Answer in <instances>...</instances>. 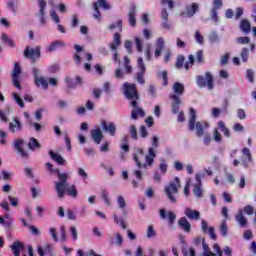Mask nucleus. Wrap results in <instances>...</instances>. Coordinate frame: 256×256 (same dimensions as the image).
Wrapping results in <instances>:
<instances>
[{
    "instance_id": "obj_1",
    "label": "nucleus",
    "mask_w": 256,
    "mask_h": 256,
    "mask_svg": "<svg viewBox=\"0 0 256 256\" xmlns=\"http://www.w3.org/2000/svg\"><path fill=\"white\" fill-rule=\"evenodd\" d=\"M124 95L126 99H129L131 107L134 109L131 111V118L136 121L140 117H145V111L139 108V92L137 91V85L131 84L129 82L124 83Z\"/></svg>"
},
{
    "instance_id": "obj_2",
    "label": "nucleus",
    "mask_w": 256,
    "mask_h": 256,
    "mask_svg": "<svg viewBox=\"0 0 256 256\" xmlns=\"http://www.w3.org/2000/svg\"><path fill=\"white\" fill-rule=\"evenodd\" d=\"M156 148L150 147L148 148V155L145 156V151L143 149L138 148L137 153L133 155V160L136 163V167L141 169V167H151L155 162V157H157Z\"/></svg>"
},
{
    "instance_id": "obj_3",
    "label": "nucleus",
    "mask_w": 256,
    "mask_h": 256,
    "mask_svg": "<svg viewBox=\"0 0 256 256\" xmlns=\"http://www.w3.org/2000/svg\"><path fill=\"white\" fill-rule=\"evenodd\" d=\"M189 121H188V131H195L198 137L205 135V129H209V122L207 121H198L197 122V111L193 108H190L189 111Z\"/></svg>"
},
{
    "instance_id": "obj_4",
    "label": "nucleus",
    "mask_w": 256,
    "mask_h": 256,
    "mask_svg": "<svg viewBox=\"0 0 256 256\" xmlns=\"http://www.w3.org/2000/svg\"><path fill=\"white\" fill-rule=\"evenodd\" d=\"M173 92L174 94H170L169 98L172 101L171 107H172V113L174 115H177L179 113V109L181 107V96H183V93H185V85H183L180 82H175L173 84Z\"/></svg>"
},
{
    "instance_id": "obj_5",
    "label": "nucleus",
    "mask_w": 256,
    "mask_h": 256,
    "mask_svg": "<svg viewBox=\"0 0 256 256\" xmlns=\"http://www.w3.org/2000/svg\"><path fill=\"white\" fill-rule=\"evenodd\" d=\"M181 188V180L179 177H175L173 181H170L169 184L165 187L164 193L167 196L170 203H177V198L175 195L179 193V189Z\"/></svg>"
},
{
    "instance_id": "obj_6",
    "label": "nucleus",
    "mask_w": 256,
    "mask_h": 256,
    "mask_svg": "<svg viewBox=\"0 0 256 256\" xmlns=\"http://www.w3.org/2000/svg\"><path fill=\"white\" fill-rule=\"evenodd\" d=\"M196 84L200 89L207 87L209 91H213L215 84L213 82V74L211 72H206L205 77L203 75H198L196 77Z\"/></svg>"
},
{
    "instance_id": "obj_7",
    "label": "nucleus",
    "mask_w": 256,
    "mask_h": 256,
    "mask_svg": "<svg viewBox=\"0 0 256 256\" xmlns=\"http://www.w3.org/2000/svg\"><path fill=\"white\" fill-rule=\"evenodd\" d=\"M99 7L101 9H103L104 11L111 10V5H109V3H107V0H98L97 2H94L93 3V10H94L93 17H94V19H97V21H101V10L99 9Z\"/></svg>"
},
{
    "instance_id": "obj_8",
    "label": "nucleus",
    "mask_w": 256,
    "mask_h": 256,
    "mask_svg": "<svg viewBox=\"0 0 256 256\" xmlns=\"http://www.w3.org/2000/svg\"><path fill=\"white\" fill-rule=\"evenodd\" d=\"M24 57L30 59L32 64L37 63V59H41V47L36 46L35 48H29V46H27L24 49Z\"/></svg>"
},
{
    "instance_id": "obj_9",
    "label": "nucleus",
    "mask_w": 256,
    "mask_h": 256,
    "mask_svg": "<svg viewBox=\"0 0 256 256\" xmlns=\"http://www.w3.org/2000/svg\"><path fill=\"white\" fill-rule=\"evenodd\" d=\"M20 76H21V64H19V62H15L12 75H11L12 85L19 90H21V80L19 79Z\"/></svg>"
},
{
    "instance_id": "obj_10",
    "label": "nucleus",
    "mask_w": 256,
    "mask_h": 256,
    "mask_svg": "<svg viewBox=\"0 0 256 256\" xmlns=\"http://www.w3.org/2000/svg\"><path fill=\"white\" fill-rule=\"evenodd\" d=\"M100 125L105 133H109L111 137H115L117 133V125H115L114 122H107V120H102Z\"/></svg>"
},
{
    "instance_id": "obj_11",
    "label": "nucleus",
    "mask_w": 256,
    "mask_h": 256,
    "mask_svg": "<svg viewBox=\"0 0 256 256\" xmlns=\"http://www.w3.org/2000/svg\"><path fill=\"white\" fill-rule=\"evenodd\" d=\"M10 249H12V253L14 256H21V251L25 249V245L21 241H14L10 246ZM22 256H27V254H24Z\"/></svg>"
},
{
    "instance_id": "obj_12",
    "label": "nucleus",
    "mask_w": 256,
    "mask_h": 256,
    "mask_svg": "<svg viewBox=\"0 0 256 256\" xmlns=\"http://www.w3.org/2000/svg\"><path fill=\"white\" fill-rule=\"evenodd\" d=\"M39 14H37L40 17V25H45L47 23V20L45 19V9L47 7V2L45 0H39Z\"/></svg>"
},
{
    "instance_id": "obj_13",
    "label": "nucleus",
    "mask_w": 256,
    "mask_h": 256,
    "mask_svg": "<svg viewBox=\"0 0 256 256\" xmlns=\"http://www.w3.org/2000/svg\"><path fill=\"white\" fill-rule=\"evenodd\" d=\"M91 138L96 145H101V141H103V132H101V128L92 129Z\"/></svg>"
},
{
    "instance_id": "obj_14",
    "label": "nucleus",
    "mask_w": 256,
    "mask_h": 256,
    "mask_svg": "<svg viewBox=\"0 0 256 256\" xmlns=\"http://www.w3.org/2000/svg\"><path fill=\"white\" fill-rule=\"evenodd\" d=\"M65 83L69 89H75L77 85H81V83H83V80L81 77L76 76L74 81L72 77L66 76Z\"/></svg>"
},
{
    "instance_id": "obj_15",
    "label": "nucleus",
    "mask_w": 256,
    "mask_h": 256,
    "mask_svg": "<svg viewBox=\"0 0 256 256\" xmlns=\"http://www.w3.org/2000/svg\"><path fill=\"white\" fill-rule=\"evenodd\" d=\"M23 143L24 141L21 139L15 140L14 147L17 153L21 155V157L27 159V157H29V154L25 151V149H23Z\"/></svg>"
},
{
    "instance_id": "obj_16",
    "label": "nucleus",
    "mask_w": 256,
    "mask_h": 256,
    "mask_svg": "<svg viewBox=\"0 0 256 256\" xmlns=\"http://www.w3.org/2000/svg\"><path fill=\"white\" fill-rule=\"evenodd\" d=\"M137 15V8L132 6L128 13V22L131 27L137 26V19L135 18Z\"/></svg>"
},
{
    "instance_id": "obj_17",
    "label": "nucleus",
    "mask_w": 256,
    "mask_h": 256,
    "mask_svg": "<svg viewBox=\"0 0 256 256\" xmlns=\"http://www.w3.org/2000/svg\"><path fill=\"white\" fill-rule=\"evenodd\" d=\"M156 50H155V57L156 59H159L161 57V53H163V49H165V40L163 38H158L156 41Z\"/></svg>"
},
{
    "instance_id": "obj_18",
    "label": "nucleus",
    "mask_w": 256,
    "mask_h": 256,
    "mask_svg": "<svg viewBox=\"0 0 256 256\" xmlns=\"http://www.w3.org/2000/svg\"><path fill=\"white\" fill-rule=\"evenodd\" d=\"M184 213L188 219H194L195 221H199V219H201V213L197 210L186 208Z\"/></svg>"
},
{
    "instance_id": "obj_19",
    "label": "nucleus",
    "mask_w": 256,
    "mask_h": 256,
    "mask_svg": "<svg viewBox=\"0 0 256 256\" xmlns=\"http://www.w3.org/2000/svg\"><path fill=\"white\" fill-rule=\"evenodd\" d=\"M197 11H199V4L192 3L191 5H187L185 7V14L187 17H193Z\"/></svg>"
},
{
    "instance_id": "obj_20",
    "label": "nucleus",
    "mask_w": 256,
    "mask_h": 256,
    "mask_svg": "<svg viewBox=\"0 0 256 256\" xmlns=\"http://www.w3.org/2000/svg\"><path fill=\"white\" fill-rule=\"evenodd\" d=\"M235 221H237L238 225L242 228L247 227V218L243 214V210H239L238 213L235 215Z\"/></svg>"
},
{
    "instance_id": "obj_21",
    "label": "nucleus",
    "mask_w": 256,
    "mask_h": 256,
    "mask_svg": "<svg viewBox=\"0 0 256 256\" xmlns=\"http://www.w3.org/2000/svg\"><path fill=\"white\" fill-rule=\"evenodd\" d=\"M178 226L185 231V233L191 232V223H189V220H187L186 217H182L178 220Z\"/></svg>"
},
{
    "instance_id": "obj_22",
    "label": "nucleus",
    "mask_w": 256,
    "mask_h": 256,
    "mask_svg": "<svg viewBox=\"0 0 256 256\" xmlns=\"http://www.w3.org/2000/svg\"><path fill=\"white\" fill-rule=\"evenodd\" d=\"M240 29L243 33H245V35L251 33V22H249L247 19H242L240 21Z\"/></svg>"
},
{
    "instance_id": "obj_23",
    "label": "nucleus",
    "mask_w": 256,
    "mask_h": 256,
    "mask_svg": "<svg viewBox=\"0 0 256 256\" xmlns=\"http://www.w3.org/2000/svg\"><path fill=\"white\" fill-rule=\"evenodd\" d=\"M1 41L4 43V45H7L10 48H15L17 45L15 44V41L11 39L7 34L2 33L1 34Z\"/></svg>"
},
{
    "instance_id": "obj_24",
    "label": "nucleus",
    "mask_w": 256,
    "mask_h": 256,
    "mask_svg": "<svg viewBox=\"0 0 256 256\" xmlns=\"http://www.w3.org/2000/svg\"><path fill=\"white\" fill-rule=\"evenodd\" d=\"M218 129L221 131V133H223L224 137H227V139L231 137V130H229V128L225 125V122L219 121Z\"/></svg>"
},
{
    "instance_id": "obj_25",
    "label": "nucleus",
    "mask_w": 256,
    "mask_h": 256,
    "mask_svg": "<svg viewBox=\"0 0 256 256\" xmlns=\"http://www.w3.org/2000/svg\"><path fill=\"white\" fill-rule=\"evenodd\" d=\"M181 243H182V255L183 256H196L195 254V249L193 248H189V250H187V243H185L184 239H181Z\"/></svg>"
},
{
    "instance_id": "obj_26",
    "label": "nucleus",
    "mask_w": 256,
    "mask_h": 256,
    "mask_svg": "<svg viewBox=\"0 0 256 256\" xmlns=\"http://www.w3.org/2000/svg\"><path fill=\"white\" fill-rule=\"evenodd\" d=\"M55 189H56V191H57V193H58V197H59V199H63V197H65V191L67 190L66 188H65V185L66 184H63V183H61V182H56L55 183Z\"/></svg>"
},
{
    "instance_id": "obj_27",
    "label": "nucleus",
    "mask_w": 256,
    "mask_h": 256,
    "mask_svg": "<svg viewBox=\"0 0 256 256\" xmlns=\"http://www.w3.org/2000/svg\"><path fill=\"white\" fill-rule=\"evenodd\" d=\"M49 155L51 159H53V161H56V163H58V165H65V159L60 154H57L53 152V150H50Z\"/></svg>"
},
{
    "instance_id": "obj_28",
    "label": "nucleus",
    "mask_w": 256,
    "mask_h": 256,
    "mask_svg": "<svg viewBox=\"0 0 256 256\" xmlns=\"http://www.w3.org/2000/svg\"><path fill=\"white\" fill-rule=\"evenodd\" d=\"M119 45H121V34L115 33L113 42L110 44V49L112 51H117V47H119Z\"/></svg>"
},
{
    "instance_id": "obj_29",
    "label": "nucleus",
    "mask_w": 256,
    "mask_h": 256,
    "mask_svg": "<svg viewBox=\"0 0 256 256\" xmlns=\"http://www.w3.org/2000/svg\"><path fill=\"white\" fill-rule=\"evenodd\" d=\"M28 147L30 151H36V149H41V143H39V140L36 138L31 137L28 143Z\"/></svg>"
},
{
    "instance_id": "obj_30",
    "label": "nucleus",
    "mask_w": 256,
    "mask_h": 256,
    "mask_svg": "<svg viewBox=\"0 0 256 256\" xmlns=\"http://www.w3.org/2000/svg\"><path fill=\"white\" fill-rule=\"evenodd\" d=\"M34 83H35L36 86L43 87V89H45V90L49 89V83L47 82V80L43 76H40L39 78H36V80H34Z\"/></svg>"
},
{
    "instance_id": "obj_31",
    "label": "nucleus",
    "mask_w": 256,
    "mask_h": 256,
    "mask_svg": "<svg viewBox=\"0 0 256 256\" xmlns=\"http://www.w3.org/2000/svg\"><path fill=\"white\" fill-rule=\"evenodd\" d=\"M118 207L122 210V213L124 217H127V210H125V207H127V202H125V198L123 196H118L117 198Z\"/></svg>"
},
{
    "instance_id": "obj_32",
    "label": "nucleus",
    "mask_w": 256,
    "mask_h": 256,
    "mask_svg": "<svg viewBox=\"0 0 256 256\" xmlns=\"http://www.w3.org/2000/svg\"><path fill=\"white\" fill-rule=\"evenodd\" d=\"M59 47H65V43H63L62 41H59V40L54 41L48 46V51H49V53H53V51H57V49H59Z\"/></svg>"
},
{
    "instance_id": "obj_33",
    "label": "nucleus",
    "mask_w": 256,
    "mask_h": 256,
    "mask_svg": "<svg viewBox=\"0 0 256 256\" xmlns=\"http://www.w3.org/2000/svg\"><path fill=\"white\" fill-rule=\"evenodd\" d=\"M14 123L16 124L15 126L13 125V122L9 123V130L12 133H15V127L18 131H21L23 129V125L21 124V121H19V118H15Z\"/></svg>"
},
{
    "instance_id": "obj_34",
    "label": "nucleus",
    "mask_w": 256,
    "mask_h": 256,
    "mask_svg": "<svg viewBox=\"0 0 256 256\" xmlns=\"http://www.w3.org/2000/svg\"><path fill=\"white\" fill-rule=\"evenodd\" d=\"M66 193L73 199H77V195H79V191H77V187L75 185L66 188Z\"/></svg>"
},
{
    "instance_id": "obj_35",
    "label": "nucleus",
    "mask_w": 256,
    "mask_h": 256,
    "mask_svg": "<svg viewBox=\"0 0 256 256\" xmlns=\"http://www.w3.org/2000/svg\"><path fill=\"white\" fill-rule=\"evenodd\" d=\"M114 223L116 225H120L122 229H127V224L125 223V219L123 217L117 216V214H114Z\"/></svg>"
},
{
    "instance_id": "obj_36",
    "label": "nucleus",
    "mask_w": 256,
    "mask_h": 256,
    "mask_svg": "<svg viewBox=\"0 0 256 256\" xmlns=\"http://www.w3.org/2000/svg\"><path fill=\"white\" fill-rule=\"evenodd\" d=\"M240 57L243 63H247V61H249V48L247 47L242 48L240 52Z\"/></svg>"
},
{
    "instance_id": "obj_37",
    "label": "nucleus",
    "mask_w": 256,
    "mask_h": 256,
    "mask_svg": "<svg viewBox=\"0 0 256 256\" xmlns=\"http://www.w3.org/2000/svg\"><path fill=\"white\" fill-rule=\"evenodd\" d=\"M185 65V57L183 55H178L175 62L176 69H183Z\"/></svg>"
},
{
    "instance_id": "obj_38",
    "label": "nucleus",
    "mask_w": 256,
    "mask_h": 256,
    "mask_svg": "<svg viewBox=\"0 0 256 256\" xmlns=\"http://www.w3.org/2000/svg\"><path fill=\"white\" fill-rule=\"evenodd\" d=\"M220 233L222 237H227V233H229V228L227 227V220H223L221 222Z\"/></svg>"
},
{
    "instance_id": "obj_39",
    "label": "nucleus",
    "mask_w": 256,
    "mask_h": 256,
    "mask_svg": "<svg viewBox=\"0 0 256 256\" xmlns=\"http://www.w3.org/2000/svg\"><path fill=\"white\" fill-rule=\"evenodd\" d=\"M188 59L189 61L184 64V69H186V71H189V69L195 65V56H193V54H190Z\"/></svg>"
},
{
    "instance_id": "obj_40",
    "label": "nucleus",
    "mask_w": 256,
    "mask_h": 256,
    "mask_svg": "<svg viewBox=\"0 0 256 256\" xmlns=\"http://www.w3.org/2000/svg\"><path fill=\"white\" fill-rule=\"evenodd\" d=\"M193 194L198 199H201V197H203V188H201V185H194Z\"/></svg>"
},
{
    "instance_id": "obj_41",
    "label": "nucleus",
    "mask_w": 256,
    "mask_h": 256,
    "mask_svg": "<svg viewBox=\"0 0 256 256\" xmlns=\"http://www.w3.org/2000/svg\"><path fill=\"white\" fill-rule=\"evenodd\" d=\"M219 9L216 8H212L210 11V19L214 22V23H219V15L218 12Z\"/></svg>"
},
{
    "instance_id": "obj_42",
    "label": "nucleus",
    "mask_w": 256,
    "mask_h": 256,
    "mask_svg": "<svg viewBox=\"0 0 256 256\" xmlns=\"http://www.w3.org/2000/svg\"><path fill=\"white\" fill-rule=\"evenodd\" d=\"M136 80L140 83V85H145V71L139 70L136 73Z\"/></svg>"
},
{
    "instance_id": "obj_43",
    "label": "nucleus",
    "mask_w": 256,
    "mask_h": 256,
    "mask_svg": "<svg viewBox=\"0 0 256 256\" xmlns=\"http://www.w3.org/2000/svg\"><path fill=\"white\" fill-rule=\"evenodd\" d=\"M157 235V232L155 231V228L153 225H149L146 232L147 239H153Z\"/></svg>"
},
{
    "instance_id": "obj_44",
    "label": "nucleus",
    "mask_w": 256,
    "mask_h": 256,
    "mask_svg": "<svg viewBox=\"0 0 256 256\" xmlns=\"http://www.w3.org/2000/svg\"><path fill=\"white\" fill-rule=\"evenodd\" d=\"M236 42L239 45H249V43H251V38L249 36H244V37H238L236 39Z\"/></svg>"
},
{
    "instance_id": "obj_45",
    "label": "nucleus",
    "mask_w": 256,
    "mask_h": 256,
    "mask_svg": "<svg viewBox=\"0 0 256 256\" xmlns=\"http://www.w3.org/2000/svg\"><path fill=\"white\" fill-rule=\"evenodd\" d=\"M13 99H14L15 103H17V105H19V107H21V108L25 107V103L23 102V99L21 98V96H19V94L13 93Z\"/></svg>"
},
{
    "instance_id": "obj_46",
    "label": "nucleus",
    "mask_w": 256,
    "mask_h": 256,
    "mask_svg": "<svg viewBox=\"0 0 256 256\" xmlns=\"http://www.w3.org/2000/svg\"><path fill=\"white\" fill-rule=\"evenodd\" d=\"M117 27H119L120 31H122V29H123V20H118L117 23L110 24L108 29H110V31H113V30L117 29Z\"/></svg>"
},
{
    "instance_id": "obj_47",
    "label": "nucleus",
    "mask_w": 256,
    "mask_h": 256,
    "mask_svg": "<svg viewBox=\"0 0 256 256\" xmlns=\"http://www.w3.org/2000/svg\"><path fill=\"white\" fill-rule=\"evenodd\" d=\"M139 133L142 139H147V137H149V132L147 131V127H145L144 125L140 126Z\"/></svg>"
},
{
    "instance_id": "obj_48",
    "label": "nucleus",
    "mask_w": 256,
    "mask_h": 256,
    "mask_svg": "<svg viewBox=\"0 0 256 256\" xmlns=\"http://www.w3.org/2000/svg\"><path fill=\"white\" fill-rule=\"evenodd\" d=\"M233 131H235V133H243L245 131V126L241 123H235L233 125Z\"/></svg>"
},
{
    "instance_id": "obj_49",
    "label": "nucleus",
    "mask_w": 256,
    "mask_h": 256,
    "mask_svg": "<svg viewBox=\"0 0 256 256\" xmlns=\"http://www.w3.org/2000/svg\"><path fill=\"white\" fill-rule=\"evenodd\" d=\"M130 135L134 141L139 139V136L137 135V127H135V125L130 126Z\"/></svg>"
},
{
    "instance_id": "obj_50",
    "label": "nucleus",
    "mask_w": 256,
    "mask_h": 256,
    "mask_svg": "<svg viewBox=\"0 0 256 256\" xmlns=\"http://www.w3.org/2000/svg\"><path fill=\"white\" fill-rule=\"evenodd\" d=\"M242 211L245 215H253L255 213V208L251 205H246Z\"/></svg>"
},
{
    "instance_id": "obj_51",
    "label": "nucleus",
    "mask_w": 256,
    "mask_h": 256,
    "mask_svg": "<svg viewBox=\"0 0 256 256\" xmlns=\"http://www.w3.org/2000/svg\"><path fill=\"white\" fill-rule=\"evenodd\" d=\"M135 43H136V49L138 53L143 52V40H141L139 37L135 38Z\"/></svg>"
},
{
    "instance_id": "obj_52",
    "label": "nucleus",
    "mask_w": 256,
    "mask_h": 256,
    "mask_svg": "<svg viewBox=\"0 0 256 256\" xmlns=\"http://www.w3.org/2000/svg\"><path fill=\"white\" fill-rule=\"evenodd\" d=\"M101 197L106 205L111 206V200L109 199V195L107 194L106 190L101 192Z\"/></svg>"
},
{
    "instance_id": "obj_53",
    "label": "nucleus",
    "mask_w": 256,
    "mask_h": 256,
    "mask_svg": "<svg viewBox=\"0 0 256 256\" xmlns=\"http://www.w3.org/2000/svg\"><path fill=\"white\" fill-rule=\"evenodd\" d=\"M254 77H255V72H253V70H251V69H248L246 71V79H248V81L250 83H254V81H255Z\"/></svg>"
},
{
    "instance_id": "obj_54",
    "label": "nucleus",
    "mask_w": 256,
    "mask_h": 256,
    "mask_svg": "<svg viewBox=\"0 0 256 256\" xmlns=\"http://www.w3.org/2000/svg\"><path fill=\"white\" fill-rule=\"evenodd\" d=\"M208 39L211 43H219V35L217 32H211Z\"/></svg>"
},
{
    "instance_id": "obj_55",
    "label": "nucleus",
    "mask_w": 256,
    "mask_h": 256,
    "mask_svg": "<svg viewBox=\"0 0 256 256\" xmlns=\"http://www.w3.org/2000/svg\"><path fill=\"white\" fill-rule=\"evenodd\" d=\"M28 125L30 127H34L35 131H37V133H39V131H41V129H43V126H41V124L34 122L32 120L28 121Z\"/></svg>"
},
{
    "instance_id": "obj_56",
    "label": "nucleus",
    "mask_w": 256,
    "mask_h": 256,
    "mask_svg": "<svg viewBox=\"0 0 256 256\" xmlns=\"http://www.w3.org/2000/svg\"><path fill=\"white\" fill-rule=\"evenodd\" d=\"M167 217L169 225H173V223H175V220L177 219V215H175L172 211H169L167 213Z\"/></svg>"
},
{
    "instance_id": "obj_57",
    "label": "nucleus",
    "mask_w": 256,
    "mask_h": 256,
    "mask_svg": "<svg viewBox=\"0 0 256 256\" xmlns=\"http://www.w3.org/2000/svg\"><path fill=\"white\" fill-rule=\"evenodd\" d=\"M44 252H45L47 255H50V256L55 255V253L53 252V245H51V244H46V245H45V247H44Z\"/></svg>"
},
{
    "instance_id": "obj_58",
    "label": "nucleus",
    "mask_w": 256,
    "mask_h": 256,
    "mask_svg": "<svg viewBox=\"0 0 256 256\" xmlns=\"http://www.w3.org/2000/svg\"><path fill=\"white\" fill-rule=\"evenodd\" d=\"M214 141H216V143L223 142V137H221V133L217 129L214 130Z\"/></svg>"
},
{
    "instance_id": "obj_59",
    "label": "nucleus",
    "mask_w": 256,
    "mask_h": 256,
    "mask_svg": "<svg viewBox=\"0 0 256 256\" xmlns=\"http://www.w3.org/2000/svg\"><path fill=\"white\" fill-rule=\"evenodd\" d=\"M203 241H205V238H202L201 236H196L193 240V245H195V247H199V245H203Z\"/></svg>"
},
{
    "instance_id": "obj_60",
    "label": "nucleus",
    "mask_w": 256,
    "mask_h": 256,
    "mask_svg": "<svg viewBox=\"0 0 256 256\" xmlns=\"http://www.w3.org/2000/svg\"><path fill=\"white\" fill-rule=\"evenodd\" d=\"M58 172V179L60 180V183L67 185V174H61L59 170Z\"/></svg>"
},
{
    "instance_id": "obj_61",
    "label": "nucleus",
    "mask_w": 256,
    "mask_h": 256,
    "mask_svg": "<svg viewBox=\"0 0 256 256\" xmlns=\"http://www.w3.org/2000/svg\"><path fill=\"white\" fill-rule=\"evenodd\" d=\"M213 7L212 9H221L223 7V0H213Z\"/></svg>"
},
{
    "instance_id": "obj_62",
    "label": "nucleus",
    "mask_w": 256,
    "mask_h": 256,
    "mask_svg": "<svg viewBox=\"0 0 256 256\" xmlns=\"http://www.w3.org/2000/svg\"><path fill=\"white\" fill-rule=\"evenodd\" d=\"M237 117H238L241 121H243L244 119H247V115L245 114V110L239 108V109L237 110Z\"/></svg>"
},
{
    "instance_id": "obj_63",
    "label": "nucleus",
    "mask_w": 256,
    "mask_h": 256,
    "mask_svg": "<svg viewBox=\"0 0 256 256\" xmlns=\"http://www.w3.org/2000/svg\"><path fill=\"white\" fill-rule=\"evenodd\" d=\"M151 145L154 149H158L159 148V137L157 136H153L152 137V142Z\"/></svg>"
},
{
    "instance_id": "obj_64",
    "label": "nucleus",
    "mask_w": 256,
    "mask_h": 256,
    "mask_svg": "<svg viewBox=\"0 0 256 256\" xmlns=\"http://www.w3.org/2000/svg\"><path fill=\"white\" fill-rule=\"evenodd\" d=\"M196 61L197 63H203V50H198L196 52Z\"/></svg>"
}]
</instances>
